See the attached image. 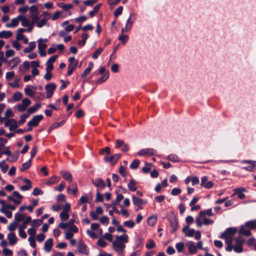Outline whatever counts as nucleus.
I'll use <instances>...</instances> for the list:
<instances>
[{
	"mask_svg": "<svg viewBox=\"0 0 256 256\" xmlns=\"http://www.w3.org/2000/svg\"><path fill=\"white\" fill-rule=\"evenodd\" d=\"M128 241V236L126 234L117 236L112 242V248L118 255L123 256L126 248V244Z\"/></svg>",
	"mask_w": 256,
	"mask_h": 256,
	"instance_id": "1",
	"label": "nucleus"
},
{
	"mask_svg": "<svg viewBox=\"0 0 256 256\" xmlns=\"http://www.w3.org/2000/svg\"><path fill=\"white\" fill-rule=\"evenodd\" d=\"M237 229L236 228H228L226 231L223 232L220 238L225 240V242L227 244L226 250L227 252H231L232 249V242L234 234L236 232Z\"/></svg>",
	"mask_w": 256,
	"mask_h": 256,
	"instance_id": "2",
	"label": "nucleus"
},
{
	"mask_svg": "<svg viewBox=\"0 0 256 256\" xmlns=\"http://www.w3.org/2000/svg\"><path fill=\"white\" fill-rule=\"evenodd\" d=\"M196 222L198 227H200L202 224L208 225L213 224L214 222L206 218L204 212H200L196 218Z\"/></svg>",
	"mask_w": 256,
	"mask_h": 256,
	"instance_id": "3",
	"label": "nucleus"
},
{
	"mask_svg": "<svg viewBox=\"0 0 256 256\" xmlns=\"http://www.w3.org/2000/svg\"><path fill=\"white\" fill-rule=\"evenodd\" d=\"M235 244L232 245V250L236 253H241L243 252L244 249L242 245L244 242V240L240 237H237L234 240Z\"/></svg>",
	"mask_w": 256,
	"mask_h": 256,
	"instance_id": "4",
	"label": "nucleus"
},
{
	"mask_svg": "<svg viewBox=\"0 0 256 256\" xmlns=\"http://www.w3.org/2000/svg\"><path fill=\"white\" fill-rule=\"evenodd\" d=\"M240 163L243 164L241 168L248 172L254 171L256 166V162L255 161L250 160H242L240 162Z\"/></svg>",
	"mask_w": 256,
	"mask_h": 256,
	"instance_id": "5",
	"label": "nucleus"
},
{
	"mask_svg": "<svg viewBox=\"0 0 256 256\" xmlns=\"http://www.w3.org/2000/svg\"><path fill=\"white\" fill-rule=\"evenodd\" d=\"M42 19L36 24V26L38 28L43 27L46 24L47 21L51 18V14L48 12H44L40 15Z\"/></svg>",
	"mask_w": 256,
	"mask_h": 256,
	"instance_id": "6",
	"label": "nucleus"
},
{
	"mask_svg": "<svg viewBox=\"0 0 256 256\" xmlns=\"http://www.w3.org/2000/svg\"><path fill=\"white\" fill-rule=\"evenodd\" d=\"M70 209V205L69 204H66L63 208L62 211L60 212V216L62 220H66L69 218V212Z\"/></svg>",
	"mask_w": 256,
	"mask_h": 256,
	"instance_id": "7",
	"label": "nucleus"
},
{
	"mask_svg": "<svg viewBox=\"0 0 256 256\" xmlns=\"http://www.w3.org/2000/svg\"><path fill=\"white\" fill-rule=\"evenodd\" d=\"M43 118L44 116L42 114L35 116L28 122V126L30 127L36 126Z\"/></svg>",
	"mask_w": 256,
	"mask_h": 256,
	"instance_id": "8",
	"label": "nucleus"
},
{
	"mask_svg": "<svg viewBox=\"0 0 256 256\" xmlns=\"http://www.w3.org/2000/svg\"><path fill=\"white\" fill-rule=\"evenodd\" d=\"M156 150L153 148H144L140 150L137 155L140 156H151L155 154Z\"/></svg>",
	"mask_w": 256,
	"mask_h": 256,
	"instance_id": "9",
	"label": "nucleus"
},
{
	"mask_svg": "<svg viewBox=\"0 0 256 256\" xmlns=\"http://www.w3.org/2000/svg\"><path fill=\"white\" fill-rule=\"evenodd\" d=\"M120 156L121 154L118 153L112 156H105L104 160L106 162H109L111 164L114 165L116 163Z\"/></svg>",
	"mask_w": 256,
	"mask_h": 256,
	"instance_id": "10",
	"label": "nucleus"
},
{
	"mask_svg": "<svg viewBox=\"0 0 256 256\" xmlns=\"http://www.w3.org/2000/svg\"><path fill=\"white\" fill-rule=\"evenodd\" d=\"M132 200L134 204L138 207V210H142V205L146 204V200L138 198L135 196H132Z\"/></svg>",
	"mask_w": 256,
	"mask_h": 256,
	"instance_id": "11",
	"label": "nucleus"
},
{
	"mask_svg": "<svg viewBox=\"0 0 256 256\" xmlns=\"http://www.w3.org/2000/svg\"><path fill=\"white\" fill-rule=\"evenodd\" d=\"M70 185L68 188V194L74 196H77L78 188L76 182H70Z\"/></svg>",
	"mask_w": 256,
	"mask_h": 256,
	"instance_id": "12",
	"label": "nucleus"
},
{
	"mask_svg": "<svg viewBox=\"0 0 256 256\" xmlns=\"http://www.w3.org/2000/svg\"><path fill=\"white\" fill-rule=\"evenodd\" d=\"M30 104V100L28 98H24L22 100V102L17 106L18 110L20 112H24Z\"/></svg>",
	"mask_w": 256,
	"mask_h": 256,
	"instance_id": "13",
	"label": "nucleus"
},
{
	"mask_svg": "<svg viewBox=\"0 0 256 256\" xmlns=\"http://www.w3.org/2000/svg\"><path fill=\"white\" fill-rule=\"evenodd\" d=\"M136 15L134 14H130L129 18L126 22L125 30H130L132 28V24L136 20Z\"/></svg>",
	"mask_w": 256,
	"mask_h": 256,
	"instance_id": "14",
	"label": "nucleus"
},
{
	"mask_svg": "<svg viewBox=\"0 0 256 256\" xmlns=\"http://www.w3.org/2000/svg\"><path fill=\"white\" fill-rule=\"evenodd\" d=\"M56 88V85L52 83L46 85V98H50L53 94Z\"/></svg>",
	"mask_w": 256,
	"mask_h": 256,
	"instance_id": "15",
	"label": "nucleus"
},
{
	"mask_svg": "<svg viewBox=\"0 0 256 256\" xmlns=\"http://www.w3.org/2000/svg\"><path fill=\"white\" fill-rule=\"evenodd\" d=\"M78 252L80 254H88L89 252V250L84 244L80 242L78 246Z\"/></svg>",
	"mask_w": 256,
	"mask_h": 256,
	"instance_id": "16",
	"label": "nucleus"
},
{
	"mask_svg": "<svg viewBox=\"0 0 256 256\" xmlns=\"http://www.w3.org/2000/svg\"><path fill=\"white\" fill-rule=\"evenodd\" d=\"M60 174L66 180H67L70 182H73L72 176L69 172L62 170L60 171Z\"/></svg>",
	"mask_w": 256,
	"mask_h": 256,
	"instance_id": "17",
	"label": "nucleus"
},
{
	"mask_svg": "<svg viewBox=\"0 0 256 256\" xmlns=\"http://www.w3.org/2000/svg\"><path fill=\"white\" fill-rule=\"evenodd\" d=\"M75 220L74 218L70 219L68 222L66 223H63L60 222L58 224V227L63 229V230H66L67 228H70L73 224H74V223L75 222Z\"/></svg>",
	"mask_w": 256,
	"mask_h": 256,
	"instance_id": "18",
	"label": "nucleus"
},
{
	"mask_svg": "<svg viewBox=\"0 0 256 256\" xmlns=\"http://www.w3.org/2000/svg\"><path fill=\"white\" fill-rule=\"evenodd\" d=\"M169 221L172 227V230L176 232L178 228V222L175 216H172L169 218Z\"/></svg>",
	"mask_w": 256,
	"mask_h": 256,
	"instance_id": "19",
	"label": "nucleus"
},
{
	"mask_svg": "<svg viewBox=\"0 0 256 256\" xmlns=\"http://www.w3.org/2000/svg\"><path fill=\"white\" fill-rule=\"evenodd\" d=\"M20 21V18H18V16L11 20L10 22L7 23L6 24V26L8 28H13L18 26Z\"/></svg>",
	"mask_w": 256,
	"mask_h": 256,
	"instance_id": "20",
	"label": "nucleus"
},
{
	"mask_svg": "<svg viewBox=\"0 0 256 256\" xmlns=\"http://www.w3.org/2000/svg\"><path fill=\"white\" fill-rule=\"evenodd\" d=\"M182 232L185 234L186 236L192 237L195 234V230L190 228L188 226H186L183 228Z\"/></svg>",
	"mask_w": 256,
	"mask_h": 256,
	"instance_id": "21",
	"label": "nucleus"
},
{
	"mask_svg": "<svg viewBox=\"0 0 256 256\" xmlns=\"http://www.w3.org/2000/svg\"><path fill=\"white\" fill-rule=\"evenodd\" d=\"M92 184L96 187L104 188L106 186L104 181L101 178H96L92 181Z\"/></svg>",
	"mask_w": 256,
	"mask_h": 256,
	"instance_id": "22",
	"label": "nucleus"
},
{
	"mask_svg": "<svg viewBox=\"0 0 256 256\" xmlns=\"http://www.w3.org/2000/svg\"><path fill=\"white\" fill-rule=\"evenodd\" d=\"M53 246V240L52 238L48 239L44 242V250L46 252H50Z\"/></svg>",
	"mask_w": 256,
	"mask_h": 256,
	"instance_id": "23",
	"label": "nucleus"
},
{
	"mask_svg": "<svg viewBox=\"0 0 256 256\" xmlns=\"http://www.w3.org/2000/svg\"><path fill=\"white\" fill-rule=\"evenodd\" d=\"M36 48V42H31L28 44V46L24 49V52L26 54L30 53Z\"/></svg>",
	"mask_w": 256,
	"mask_h": 256,
	"instance_id": "24",
	"label": "nucleus"
},
{
	"mask_svg": "<svg viewBox=\"0 0 256 256\" xmlns=\"http://www.w3.org/2000/svg\"><path fill=\"white\" fill-rule=\"evenodd\" d=\"M60 178L56 176H52L44 182V184L48 186L52 185L54 184H56L60 180Z\"/></svg>",
	"mask_w": 256,
	"mask_h": 256,
	"instance_id": "25",
	"label": "nucleus"
},
{
	"mask_svg": "<svg viewBox=\"0 0 256 256\" xmlns=\"http://www.w3.org/2000/svg\"><path fill=\"white\" fill-rule=\"evenodd\" d=\"M8 239L10 245L14 244L17 242V238L14 232H10L8 234Z\"/></svg>",
	"mask_w": 256,
	"mask_h": 256,
	"instance_id": "26",
	"label": "nucleus"
},
{
	"mask_svg": "<svg viewBox=\"0 0 256 256\" xmlns=\"http://www.w3.org/2000/svg\"><path fill=\"white\" fill-rule=\"evenodd\" d=\"M244 191H245V189L244 188H235L234 190V194H236L240 199H244L246 196L245 194L242 192Z\"/></svg>",
	"mask_w": 256,
	"mask_h": 256,
	"instance_id": "27",
	"label": "nucleus"
},
{
	"mask_svg": "<svg viewBox=\"0 0 256 256\" xmlns=\"http://www.w3.org/2000/svg\"><path fill=\"white\" fill-rule=\"evenodd\" d=\"M239 233L246 236H250L251 234L250 230L244 225L240 226Z\"/></svg>",
	"mask_w": 256,
	"mask_h": 256,
	"instance_id": "28",
	"label": "nucleus"
},
{
	"mask_svg": "<svg viewBox=\"0 0 256 256\" xmlns=\"http://www.w3.org/2000/svg\"><path fill=\"white\" fill-rule=\"evenodd\" d=\"M18 18H20V21L22 26L27 27L31 24L30 22L25 16L19 15Z\"/></svg>",
	"mask_w": 256,
	"mask_h": 256,
	"instance_id": "29",
	"label": "nucleus"
},
{
	"mask_svg": "<svg viewBox=\"0 0 256 256\" xmlns=\"http://www.w3.org/2000/svg\"><path fill=\"white\" fill-rule=\"evenodd\" d=\"M48 41V40L46 38L44 40H42V38H39L38 40V49L42 50H45V49L46 48L47 46L45 43H44L43 42H46Z\"/></svg>",
	"mask_w": 256,
	"mask_h": 256,
	"instance_id": "30",
	"label": "nucleus"
},
{
	"mask_svg": "<svg viewBox=\"0 0 256 256\" xmlns=\"http://www.w3.org/2000/svg\"><path fill=\"white\" fill-rule=\"evenodd\" d=\"M188 251L190 254H193L196 252V250H197L196 246L194 244V242H190L188 243Z\"/></svg>",
	"mask_w": 256,
	"mask_h": 256,
	"instance_id": "31",
	"label": "nucleus"
},
{
	"mask_svg": "<svg viewBox=\"0 0 256 256\" xmlns=\"http://www.w3.org/2000/svg\"><path fill=\"white\" fill-rule=\"evenodd\" d=\"M12 36V32L10 30L0 32V38H8Z\"/></svg>",
	"mask_w": 256,
	"mask_h": 256,
	"instance_id": "32",
	"label": "nucleus"
},
{
	"mask_svg": "<svg viewBox=\"0 0 256 256\" xmlns=\"http://www.w3.org/2000/svg\"><path fill=\"white\" fill-rule=\"evenodd\" d=\"M128 186L131 192H134L137 188L136 182L133 179L130 180L128 184Z\"/></svg>",
	"mask_w": 256,
	"mask_h": 256,
	"instance_id": "33",
	"label": "nucleus"
},
{
	"mask_svg": "<svg viewBox=\"0 0 256 256\" xmlns=\"http://www.w3.org/2000/svg\"><path fill=\"white\" fill-rule=\"evenodd\" d=\"M60 100L58 99L54 104H50L48 106V107L54 109V110H58L60 108Z\"/></svg>",
	"mask_w": 256,
	"mask_h": 256,
	"instance_id": "34",
	"label": "nucleus"
},
{
	"mask_svg": "<svg viewBox=\"0 0 256 256\" xmlns=\"http://www.w3.org/2000/svg\"><path fill=\"white\" fill-rule=\"evenodd\" d=\"M69 64L68 66L76 68L78 64V60H76L74 57H70L68 59Z\"/></svg>",
	"mask_w": 256,
	"mask_h": 256,
	"instance_id": "35",
	"label": "nucleus"
},
{
	"mask_svg": "<svg viewBox=\"0 0 256 256\" xmlns=\"http://www.w3.org/2000/svg\"><path fill=\"white\" fill-rule=\"evenodd\" d=\"M89 202L90 200H88V196L86 194H84V196H82L80 198L78 202V205L80 206L82 204H85Z\"/></svg>",
	"mask_w": 256,
	"mask_h": 256,
	"instance_id": "36",
	"label": "nucleus"
},
{
	"mask_svg": "<svg viewBox=\"0 0 256 256\" xmlns=\"http://www.w3.org/2000/svg\"><path fill=\"white\" fill-rule=\"evenodd\" d=\"M244 226L249 228L250 230L254 229L256 228V220L247 222L245 223Z\"/></svg>",
	"mask_w": 256,
	"mask_h": 256,
	"instance_id": "37",
	"label": "nucleus"
},
{
	"mask_svg": "<svg viewBox=\"0 0 256 256\" xmlns=\"http://www.w3.org/2000/svg\"><path fill=\"white\" fill-rule=\"evenodd\" d=\"M109 76V72H106L101 78L96 80V83L102 84L108 78Z\"/></svg>",
	"mask_w": 256,
	"mask_h": 256,
	"instance_id": "38",
	"label": "nucleus"
},
{
	"mask_svg": "<svg viewBox=\"0 0 256 256\" xmlns=\"http://www.w3.org/2000/svg\"><path fill=\"white\" fill-rule=\"evenodd\" d=\"M116 196L114 201L112 202V205H119L122 200L124 198V196L121 194L116 193Z\"/></svg>",
	"mask_w": 256,
	"mask_h": 256,
	"instance_id": "39",
	"label": "nucleus"
},
{
	"mask_svg": "<svg viewBox=\"0 0 256 256\" xmlns=\"http://www.w3.org/2000/svg\"><path fill=\"white\" fill-rule=\"evenodd\" d=\"M25 218V216L24 214H21L20 213H16L14 215V222H16L18 224L19 222L23 221L24 218Z\"/></svg>",
	"mask_w": 256,
	"mask_h": 256,
	"instance_id": "40",
	"label": "nucleus"
},
{
	"mask_svg": "<svg viewBox=\"0 0 256 256\" xmlns=\"http://www.w3.org/2000/svg\"><path fill=\"white\" fill-rule=\"evenodd\" d=\"M41 107V104H36L34 106L30 107L28 112L29 114H33L37 111V110Z\"/></svg>",
	"mask_w": 256,
	"mask_h": 256,
	"instance_id": "41",
	"label": "nucleus"
},
{
	"mask_svg": "<svg viewBox=\"0 0 256 256\" xmlns=\"http://www.w3.org/2000/svg\"><path fill=\"white\" fill-rule=\"evenodd\" d=\"M88 36L87 34L84 33L82 35V40H78V44L82 46H84L86 44V40L88 38Z\"/></svg>",
	"mask_w": 256,
	"mask_h": 256,
	"instance_id": "42",
	"label": "nucleus"
},
{
	"mask_svg": "<svg viewBox=\"0 0 256 256\" xmlns=\"http://www.w3.org/2000/svg\"><path fill=\"white\" fill-rule=\"evenodd\" d=\"M32 20L30 22L31 24H32L33 25L35 24H37L38 22L39 16L38 14H32L30 16Z\"/></svg>",
	"mask_w": 256,
	"mask_h": 256,
	"instance_id": "43",
	"label": "nucleus"
},
{
	"mask_svg": "<svg viewBox=\"0 0 256 256\" xmlns=\"http://www.w3.org/2000/svg\"><path fill=\"white\" fill-rule=\"evenodd\" d=\"M93 63L92 62H90L88 63V67L84 70V71L82 74V77H84L85 76L89 74L93 67Z\"/></svg>",
	"mask_w": 256,
	"mask_h": 256,
	"instance_id": "44",
	"label": "nucleus"
},
{
	"mask_svg": "<svg viewBox=\"0 0 256 256\" xmlns=\"http://www.w3.org/2000/svg\"><path fill=\"white\" fill-rule=\"evenodd\" d=\"M18 152L14 154H11L10 155L8 156V157L6 160H8L10 162H16L18 159Z\"/></svg>",
	"mask_w": 256,
	"mask_h": 256,
	"instance_id": "45",
	"label": "nucleus"
},
{
	"mask_svg": "<svg viewBox=\"0 0 256 256\" xmlns=\"http://www.w3.org/2000/svg\"><path fill=\"white\" fill-rule=\"evenodd\" d=\"M166 158L170 161L172 162H178L180 161L178 156L176 154H170Z\"/></svg>",
	"mask_w": 256,
	"mask_h": 256,
	"instance_id": "46",
	"label": "nucleus"
},
{
	"mask_svg": "<svg viewBox=\"0 0 256 256\" xmlns=\"http://www.w3.org/2000/svg\"><path fill=\"white\" fill-rule=\"evenodd\" d=\"M20 62V60L18 58H14L12 59L9 62V65L12 68H14L17 66Z\"/></svg>",
	"mask_w": 256,
	"mask_h": 256,
	"instance_id": "47",
	"label": "nucleus"
},
{
	"mask_svg": "<svg viewBox=\"0 0 256 256\" xmlns=\"http://www.w3.org/2000/svg\"><path fill=\"white\" fill-rule=\"evenodd\" d=\"M20 78L18 77H16L12 82H9L8 86L13 88H20L19 84Z\"/></svg>",
	"mask_w": 256,
	"mask_h": 256,
	"instance_id": "48",
	"label": "nucleus"
},
{
	"mask_svg": "<svg viewBox=\"0 0 256 256\" xmlns=\"http://www.w3.org/2000/svg\"><path fill=\"white\" fill-rule=\"evenodd\" d=\"M128 36L124 34H120L118 36V40L121 41L122 44H125L128 40Z\"/></svg>",
	"mask_w": 256,
	"mask_h": 256,
	"instance_id": "49",
	"label": "nucleus"
},
{
	"mask_svg": "<svg viewBox=\"0 0 256 256\" xmlns=\"http://www.w3.org/2000/svg\"><path fill=\"white\" fill-rule=\"evenodd\" d=\"M31 164L32 160L30 159L22 164V168H20L21 171H24L25 170L28 169L30 166Z\"/></svg>",
	"mask_w": 256,
	"mask_h": 256,
	"instance_id": "50",
	"label": "nucleus"
},
{
	"mask_svg": "<svg viewBox=\"0 0 256 256\" xmlns=\"http://www.w3.org/2000/svg\"><path fill=\"white\" fill-rule=\"evenodd\" d=\"M6 161V160H4L0 162V168L4 173H6L8 169V166L5 164Z\"/></svg>",
	"mask_w": 256,
	"mask_h": 256,
	"instance_id": "51",
	"label": "nucleus"
},
{
	"mask_svg": "<svg viewBox=\"0 0 256 256\" xmlns=\"http://www.w3.org/2000/svg\"><path fill=\"white\" fill-rule=\"evenodd\" d=\"M135 225L134 222L132 220H128L127 221H125L124 222V226L126 227H128V228H132L134 227Z\"/></svg>",
	"mask_w": 256,
	"mask_h": 256,
	"instance_id": "52",
	"label": "nucleus"
},
{
	"mask_svg": "<svg viewBox=\"0 0 256 256\" xmlns=\"http://www.w3.org/2000/svg\"><path fill=\"white\" fill-rule=\"evenodd\" d=\"M18 225V224L16 222L14 221L10 223L8 225V229L10 232H14V231L16 230Z\"/></svg>",
	"mask_w": 256,
	"mask_h": 256,
	"instance_id": "53",
	"label": "nucleus"
},
{
	"mask_svg": "<svg viewBox=\"0 0 256 256\" xmlns=\"http://www.w3.org/2000/svg\"><path fill=\"white\" fill-rule=\"evenodd\" d=\"M103 48H100L98 49H97L92 54V58L94 59H96L98 56L101 54V53L103 51Z\"/></svg>",
	"mask_w": 256,
	"mask_h": 256,
	"instance_id": "54",
	"label": "nucleus"
},
{
	"mask_svg": "<svg viewBox=\"0 0 256 256\" xmlns=\"http://www.w3.org/2000/svg\"><path fill=\"white\" fill-rule=\"evenodd\" d=\"M100 5L101 4H100L96 5L95 6H94L93 10L90 12L89 15L90 17H92L98 11Z\"/></svg>",
	"mask_w": 256,
	"mask_h": 256,
	"instance_id": "55",
	"label": "nucleus"
},
{
	"mask_svg": "<svg viewBox=\"0 0 256 256\" xmlns=\"http://www.w3.org/2000/svg\"><path fill=\"white\" fill-rule=\"evenodd\" d=\"M12 195L14 198H16V200H17L20 202V204L22 202V198H23V196L22 195H21L17 191H14L12 192Z\"/></svg>",
	"mask_w": 256,
	"mask_h": 256,
	"instance_id": "56",
	"label": "nucleus"
},
{
	"mask_svg": "<svg viewBox=\"0 0 256 256\" xmlns=\"http://www.w3.org/2000/svg\"><path fill=\"white\" fill-rule=\"evenodd\" d=\"M123 10V7L122 6H118L114 11V15L116 18H118L119 16L122 14Z\"/></svg>",
	"mask_w": 256,
	"mask_h": 256,
	"instance_id": "57",
	"label": "nucleus"
},
{
	"mask_svg": "<svg viewBox=\"0 0 256 256\" xmlns=\"http://www.w3.org/2000/svg\"><path fill=\"white\" fill-rule=\"evenodd\" d=\"M156 222V216H150L149 217L148 221V224L149 226H153Z\"/></svg>",
	"mask_w": 256,
	"mask_h": 256,
	"instance_id": "58",
	"label": "nucleus"
},
{
	"mask_svg": "<svg viewBox=\"0 0 256 256\" xmlns=\"http://www.w3.org/2000/svg\"><path fill=\"white\" fill-rule=\"evenodd\" d=\"M97 244L99 246L102 248L106 246L108 244V243L104 240L103 237H101L98 239Z\"/></svg>",
	"mask_w": 256,
	"mask_h": 256,
	"instance_id": "59",
	"label": "nucleus"
},
{
	"mask_svg": "<svg viewBox=\"0 0 256 256\" xmlns=\"http://www.w3.org/2000/svg\"><path fill=\"white\" fill-rule=\"evenodd\" d=\"M140 164V160H136L131 163V164H130V168L132 170L136 169L138 168Z\"/></svg>",
	"mask_w": 256,
	"mask_h": 256,
	"instance_id": "60",
	"label": "nucleus"
},
{
	"mask_svg": "<svg viewBox=\"0 0 256 256\" xmlns=\"http://www.w3.org/2000/svg\"><path fill=\"white\" fill-rule=\"evenodd\" d=\"M22 94L21 92H17L13 94L12 98L14 101L16 102L20 100L22 98Z\"/></svg>",
	"mask_w": 256,
	"mask_h": 256,
	"instance_id": "61",
	"label": "nucleus"
},
{
	"mask_svg": "<svg viewBox=\"0 0 256 256\" xmlns=\"http://www.w3.org/2000/svg\"><path fill=\"white\" fill-rule=\"evenodd\" d=\"M151 166L152 165L150 164H146L145 166L142 168V172L145 174L148 173L151 170Z\"/></svg>",
	"mask_w": 256,
	"mask_h": 256,
	"instance_id": "62",
	"label": "nucleus"
},
{
	"mask_svg": "<svg viewBox=\"0 0 256 256\" xmlns=\"http://www.w3.org/2000/svg\"><path fill=\"white\" fill-rule=\"evenodd\" d=\"M176 248L177 251L178 252H180L183 250L184 248V244L183 242H178L176 244Z\"/></svg>",
	"mask_w": 256,
	"mask_h": 256,
	"instance_id": "63",
	"label": "nucleus"
},
{
	"mask_svg": "<svg viewBox=\"0 0 256 256\" xmlns=\"http://www.w3.org/2000/svg\"><path fill=\"white\" fill-rule=\"evenodd\" d=\"M143 243V238L140 236H138L135 239V244L137 247L142 245Z\"/></svg>",
	"mask_w": 256,
	"mask_h": 256,
	"instance_id": "64",
	"label": "nucleus"
}]
</instances>
